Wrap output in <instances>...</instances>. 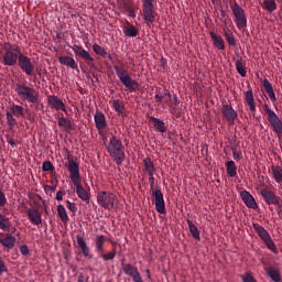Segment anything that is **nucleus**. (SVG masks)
I'll return each mask as SVG.
<instances>
[{
  "label": "nucleus",
  "mask_w": 282,
  "mask_h": 282,
  "mask_svg": "<svg viewBox=\"0 0 282 282\" xmlns=\"http://www.w3.org/2000/svg\"><path fill=\"white\" fill-rule=\"evenodd\" d=\"M67 170L69 172L72 183L74 184V186H76L77 197H79L82 202H89V191L85 189V187H83V184H80V166L76 163V161L70 160L68 161Z\"/></svg>",
  "instance_id": "nucleus-1"
},
{
  "label": "nucleus",
  "mask_w": 282,
  "mask_h": 282,
  "mask_svg": "<svg viewBox=\"0 0 282 282\" xmlns=\"http://www.w3.org/2000/svg\"><path fill=\"white\" fill-rule=\"evenodd\" d=\"M15 94L18 98H20L21 102H30L31 105H35V109H43L41 102V98L39 97V90H36L34 87H30L25 84H15Z\"/></svg>",
  "instance_id": "nucleus-2"
},
{
  "label": "nucleus",
  "mask_w": 282,
  "mask_h": 282,
  "mask_svg": "<svg viewBox=\"0 0 282 282\" xmlns=\"http://www.w3.org/2000/svg\"><path fill=\"white\" fill-rule=\"evenodd\" d=\"M106 149L118 166L124 162V148L122 147V141L117 137L112 135L109 139V142L106 144Z\"/></svg>",
  "instance_id": "nucleus-3"
},
{
  "label": "nucleus",
  "mask_w": 282,
  "mask_h": 282,
  "mask_svg": "<svg viewBox=\"0 0 282 282\" xmlns=\"http://www.w3.org/2000/svg\"><path fill=\"white\" fill-rule=\"evenodd\" d=\"M21 54H22L21 47L17 46L14 44H4L3 54H2V58L0 59V62L3 65L12 67L21 57Z\"/></svg>",
  "instance_id": "nucleus-4"
},
{
  "label": "nucleus",
  "mask_w": 282,
  "mask_h": 282,
  "mask_svg": "<svg viewBox=\"0 0 282 282\" xmlns=\"http://www.w3.org/2000/svg\"><path fill=\"white\" fill-rule=\"evenodd\" d=\"M142 1V13L141 17L145 25H153L155 19H158V11L155 6H158V0H141Z\"/></svg>",
  "instance_id": "nucleus-5"
},
{
  "label": "nucleus",
  "mask_w": 282,
  "mask_h": 282,
  "mask_svg": "<svg viewBox=\"0 0 282 282\" xmlns=\"http://www.w3.org/2000/svg\"><path fill=\"white\" fill-rule=\"evenodd\" d=\"M118 196L109 191H101L97 194V204L105 210H113L118 208Z\"/></svg>",
  "instance_id": "nucleus-6"
},
{
  "label": "nucleus",
  "mask_w": 282,
  "mask_h": 282,
  "mask_svg": "<svg viewBox=\"0 0 282 282\" xmlns=\"http://www.w3.org/2000/svg\"><path fill=\"white\" fill-rule=\"evenodd\" d=\"M115 72L120 83H122V85L127 87V89H129L130 91H135L137 89H139L140 84L131 78L127 69L115 66Z\"/></svg>",
  "instance_id": "nucleus-7"
},
{
  "label": "nucleus",
  "mask_w": 282,
  "mask_h": 282,
  "mask_svg": "<svg viewBox=\"0 0 282 282\" xmlns=\"http://www.w3.org/2000/svg\"><path fill=\"white\" fill-rule=\"evenodd\" d=\"M231 11L234 14V22L238 30H243V28H248V17L246 15V10L239 6V3H235L231 6Z\"/></svg>",
  "instance_id": "nucleus-8"
},
{
  "label": "nucleus",
  "mask_w": 282,
  "mask_h": 282,
  "mask_svg": "<svg viewBox=\"0 0 282 282\" xmlns=\"http://www.w3.org/2000/svg\"><path fill=\"white\" fill-rule=\"evenodd\" d=\"M264 111L268 116V120L274 131V133H278V135H281L282 133V120L279 118L276 112L270 108V106L265 105L264 106Z\"/></svg>",
  "instance_id": "nucleus-9"
},
{
  "label": "nucleus",
  "mask_w": 282,
  "mask_h": 282,
  "mask_svg": "<svg viewBox=\"0 0 282 282\" xmlns=\"http://www.w3.org/2000/svg\"><path fill=\"white\" fill-rule=\"evenodd\" d=\"M253 228L260 239H262L265 246L269 248V250L274 252V250H276V245H274V241H272V238L270 237L268 230H265V228H263V226L259 224H253Z\"/></svg>",
  "instance_id": "nucleus-10"
},
{
  "label": "nucleus",
  "mask_w": 282,
  "mask_h": 282,
  "mask_svg": "<svg viewBox=\"0 0 282 282\" xmlns=\"http://www.w3.org/2000/svg\"><path fill=\"white\" fill-rule=\"evenodd\" d=\"M19 66L28 76H32L34 72V64H32V58L25 56L23 53H21L19 59Z\"/></svg>",
  "instance_id": "nucleus-11"
},
{
  "label": "nucleus",
  "mask_w": 282,
  "mask_h": 282,
  "mask_svg": "<svg viewBox=\"0 0 282 282\" xmlns=\"http://www.w3.org/2000/svg\"><path fill=\"white\" fill-rule=\"evenodd\" d=\"M152 197H154L155 209L160 215H164V213H166V204L164 203V194H162V191L155 189Z\"/></svg>",
  "instance_id": "nucleus-12"
},
{
  "label": "nucleus",
  "mask_w": 282,
  "mask_h": 282,
  "mask_svg": "<svg viewBox=\"0 0 282 282\" xmlns=\"http://www.w3.org/2000/svg\"><path fill=\"white\" fill-rule=\"evenodd\" d=\"M47 104L50 105L51 109H55V111H67V107L63 99L58 98L56 95H50L47 97Z\"/></svg>",
  "instance_id": "nucleus-13"
},
{
  "label": "nucleus",
  "mask_w": 282,
  "mask_h": 282,
  "mask_svg": "<svg viewBox=\"0 0 282 282\" xmlns=\"http://www.w3.org/2000/svg\"><path fill=\"white\" fill-rule=\"evenodd\" d=\"M26 214H28L29 220L34 226H41V224H43V216L41 212H39V209H36L35 207L29 208L26 210Z\"/></svg>",
  "instance_id": "nucleus-14"
},
{
  "label": "nucleus",
  "mask_w": 282,
  "mask_h": 282,
  "mask_svg": "<svg viewBox=\"0 0 282 282\" xmlns=\"http://www.w3.org/2000/svg\"><path fill=\"white\" fill-rule=\"evenodd\" d=\"M240 197L243 204L247 206V208H252L253 210L258 208L257 200L254 199V196L250 194V192L248 191L240 192Z\"/></svg>",
  "instance_id": "nucleus-15"
},
{
  "label": "nucleus",
  "mask_w": 282,
  "mask_h": 282,
  "mask_svg": "<svg viewBox=\"0 0 282 282\" xmlns=\"http://www.w3.org/2000/svg\"><path fill=\"white\" fill-rule=\"evenodd\" d=\"M260 195L263 197L264 202L269 205L279 206V197L274 192H270L268 189H261Z\"/></svg>",
  "instance_id": "nucleus-16"
},
{
  "label": "nucleus",
  "mask_w": 282,
  "mask_h": 282,
  "mask_svg": "<svg viewBox=\"0 0 282 282\" xmlns=\"http://www.w3.org/2000/svg\"><path fill=\"white\" fill-rule=\"evenodd\" d=\"M122 270L127 276H131L133 282L140 281L142 279V275H140V271H138V268H134L131 264H123Z\"/></svg>",
  "instance_id": "nucleus-17"
},
{
  "label": "nucleus",
  "mask_w": 282,
  "mask_h": 282,
  "mask_svg": "<svg viewBox=\"0 0 282 282\" xmlns=\"http://www.w3.org/2000/svg\"><path fill=\"white\" fill-rule=\"evenodd\" d=\"M73 52L74 54H76V56H79L80 58L86 61V63H94V57H91V55H89V52L83 48V46L76 44L73 45Z\"/></svg>",
  "instance_id": "nucleus-18"
},
{
  "label": "nucleus",
  "mask_w": 282,
  "mask_h": 282,
  "mask_svg": "<svg viewBox=\"0 0 282 282\" xmlns=\"http://www.w3.org/2000/svg\"><path fill=\"white\" fill-rule=\"evenodd\" d=\"M245 100L251 113H257V102L254 101V93L249 89L245 93Z\"/></svg>",
  "instance_id": "nucleus-19"
},
{
  "label": "nucleus",
  "mask_w": 282,
  "mask_h": 282,
  "mask_svg": "<svg viewBox=\"0 0 282 282\" xmlns=\"http://www.w3.org/2000/svg\"><path fill=\"white\" fill-rule=\"evenodd\" d=\"M76 239L80 251L83 252V256L86 257V259H94V254H91V251L89 250V246H87V241H85V238L83 236H77Z\"/></svg>",
  "instance_id": "nucleus-20"
},
{
  "label": "nucleus",
  "mask_w": 282,
  "mask_h": 282,
  "mask_svg": "<svg viewBox=\"0 0 282 282\" xmlns=\"http://www.w3.org/2000/svg\"><path fill=\"white\" fill-rule=\"evenodd\" d=\"M221 113L224 118H226V120H228L229 122H235V120H237L238 115H237V111L232 109V106L224 105L221 109Z\"/></svg>",
  "instance_id": "nucleus-21"
},
{
  "label": "nucleus",
  "mask_w": 282,
  "mask_h": 282,
  "mask_svg": "<svg viewBox=\"0 0 282 282\" xmlns=\"http://www.w3.org/2000/svg\"><path fill=\"white\" fill-rule=\"evenodd\" d=\"M95 124L98 130L107 128V117L101 111L95 113Z\"/></svg>",
  "instance_id": "nucleus-22"
},
{
  "label": "nucleus",
  "mask_w": 282,
  "mask_h": 282,
  "mask_svg": "<svg viewBox=\"0 0 282 282\" xmlns=\"http://www.w3.org/2000/svg\"><path fill=\"white\" fill-rule=\"evenodd\" d=\"M105 241H107L105 236H102V235L96 236V238H95V250H96L97 254H102V252H105Z\"/></svg>",
  "instance_id": "nucleus-23"
},
{
  "label": "nucleus",
  "mask_w": 282,
  "mask_h": 282,
  "mask_svg": "<svg viewBox=\"0 0 282 282\" xmlns=\"http://www.w3.org/2000/svg\"><path fill=\"white\" fill-rule=\"evenodd\" d=\"M58 62L61 65H65L66 67H70V69H78V64H76V59L69 56H61L58 57Z\"/></svg>",
  "instance_id": "nucleus-24"
},
{
  "label": "nucleus",
  "mask_w": 282,
  "mask_h": 282,
  "mask_svg": "<svg viewBox=\"0 0 282 282\" xmlns=\"http://www.w3.org/2000/svg\"><path fill=\"white\" fill-rule=\"evenodd\" d=\"M209 36L216 48L220 51L226 50V45L224 44V37H221V35H217L214 32H210Z\"/></svg>",
  "instance_id": "nucleus-25"
},
{
  "label": "nucleus",
  "mask_w": 282,
  "mask_h": 282,
  "mask_svg": "<svg viewBox=\"0 0 282 282\" xmlns=\"http://www.w3.org/2000/svg\"><path fill=\"white\" fill-rule=\"evenodd\" d=\"M17 241V238L13 236L7 235L4 238H0V243L4 248H9V250H12L14 248V242Z\"/></svg>",
  "instance_id": "nucleus-26"
},
{
  "label": "nucleus",
  "mask_w": 282,
  "mask_h": 282,
  "mask_svg": "<svg viewBox=\"0 0 282 282\" xmlns=\"http://www.w3.org/2000/svg\"><path fill=\"white\" fill-rule=\"evenodd\" d=\"M274 182L276 184H281L282 182V167L281 166H272L270 171Z\"/></svg>",
  "instance_id": "nucleus-27"
},
{
  "label": "nucleus",
  "mask_w": 282,
  "mask_h": 282,
  "mask_svg": "<svg viewBox=\"0 0 282 282\" xmlns=\"http://www.w3.org/2000/svg\"><path fill=\"white\" fill-rule=\"evenodd\" d=\"M263 87H264V90L268 94L270 100H276V95L274 94V88H272V84L270 83V80L264 79Z\"/></svg>",
  "instance_id": "nucleus-28"
},
{
  "label": "nucleus",
  "mask_w": 282,
  "mask_h": 282,
  "mask_svg": "<svg viewBox=\"0 0 282 282\" xmlns=\"http://www.w3.org/2000/svg\"><path fill=\"white\" fill-rule=\"evenodd\" d=\"M93 51L95 52V54H97L98 56H102V58H111V54H109L107 52V50H105V47L98 45V44H94L93 45Z\"/></svg>",
  "instance_id": "nucleus-29"
},
{
  "label": "nucleus",
  "mask_w": 282,
  "mask_h": 282,
  "mask_svg": "<svg viewBox=\"0 0 282 282\" xmlns=\"http://www.w3.org/2000/svg\"><path fill=\"white\" fill-rule=\"evenodd\" d=\"M57 215L63 224H67V221H69V216L67 215V209H65L64 205L57 206Z\"/></svg>",
  "instance_id": "nucleus-30"
},
{
  "label": "nucleus",
  "mask_w": 282,
  "mask_h": 282,
  "mask_svg": "<svg viewBox=\"0 0 282 282\" xmlns=\"http://www.w3.org/2000/svg\"><path fill=\"white\" fill-rule=\"evenodd\" d=\"M10 111L15 118H22L25 109L23 108V106L12 105L10 107Z\"/></svg>",
  "instance_id": "nucleus-31"
},
{
  "label": "nucleus",
  "mask_w": 282,
  "mask_h": 282,
  "mask_svg": "<svg viewBox=\"0 0 282 282\" xmlns=\"http://www.w3.org/2000/svg\"><path fill=\"white\" fill-rule=\"evenodd\" d=\"M267 274L270 276L271 280H273L274 282H281V273L279 272V270L274 269V268H269L267 270Z\"/></svg>",
  "instance_id": "nucleus-32"
},
{
  "label": "nucleus",
  "mask_w": 282,
  "mask_h": 282,
  "mask_svg": "<svg viewBox=\"0 0 282 282\" xmlns=\"http://www.w3.org/2000/svg\"><path fill=\"white\" fill-rule=\"evenodd\" d=\"M226 166H227V175L229 177H235L237 175V164H235V161L227 162Z\"/></svg>",
  "instance_id": "nucleus-33"
},
{
  "label": "nucleus",
  "mask_w": 282,
  "mask_h": 282,
  "mask_svg": "<svg viewBox=\"0 0 282 282\" xmlns=\"http://www.w3.org/2000/svg\"><path fill=\"white\" fill-rule=\"evenodd\" d=\"M187 224H188V228L192 237L197 241H199V229L197 228V226H195V224H193V221L191 220H187Z\"/></svg>",
  "instance_id": "nucleus-34"
},
{
  "label": "nucleus",
  "mask_w": 282,
  "mask_h": 282,
  "mask_svg": "<svg viewBox=\"0 0 282 282\" xmlns=\"http://www.w3.org/2000/svg\"><path fill=\"white\" fill-rule=\"evenodd\" d=\"M262 8L267 10V12H274V10H276V2L274 0H264Z\"/></svg>",
  "instance_id": "nucleus-35"
},
{
  "label": "nucleus",
  "mask_w": 282,
  "mask_h": 282,
  "mask_svg": "<svg viewBox=\"0 0 282 282\" xmlns=\"http://www.w3.org/2000/svg\"><path fill=\"white\" fill-rule=\"evenodd\" d=\"M236 69L238 72V74L242 77V78H246V63L241 59H238L236 62Z\"/></svg>",
  "instance_id": "nucleus-36"
},
{
  "label": "nucleus",
  "mask_w": 282,
  "mask_h": 282,
  "mask_svg": "<svg viewBox=\"0 0 282 282\" xmlns=\"http://www.w3.org/2000/svg\"><path fill=\"white\" fill-rule=\"evenodd\" d=\"M151 120H153L154 127L160 133H166V127H164V121L154 117H151Z\"/></svg>",
  "instance_id": "nucleus-37"
},
{
  "label": "nucleus",
  "mask_w": 282,
  "mask_h": 282,
  "mask_svg": "<svg viewBox=\"0 0 282 282\" xmlns=\"http://www.w3.org/2000/svg\"><path fill=\"white\" fill-rule=\"evenodd\" d=\"M143 164L149 175H152L155 173V164L153 163V161H151V159H145Z\"/></svg>",
  "instance_id": "nucleus-38"
},
{
  "label": "nucleus",
  "mask_w": 282,
  "mask_h": 282,
  "mask_svg": "<svg viewBox=\"0 0 282 282\" xmlns=\"http://www.w3.org/2000/svg\"><path fill=\"white\" fill-rule=\"evenodd\" d=\"M115 111H117V113H119V116H124V106L122 104H120V100L115 99L111 102Z\"/></svg>",
  "instance_id": "nucleus-39"
},
{
  "label": "nucleus",
  "mask_w": 282,
  "mask_h": 282,
  "mask_svg": "<svg viewBox=\"0 0 282 282\" xmlns=\"http://www.w3.org/2000/svg\"><path fill=\"white\" fill-rule=\"evenodd\" d=\"M123 34L126 36H129L130 39H133V37L138 36V30L135 29V26H130V28L123 30Z\"/></svg>",
  "instance_id": "nucleus-40"
},
{
  "label": "nucleus",
  "mask_w": 282,
  "mask_h": 282,
  "mask_svg": "<svg viewBox=\"0 0 282 282\" xmlns=\"http://www.w3.org/2000/svg\"><path fill=\"white\" fill-rule=\"evenodd\" d=\"M58 126L63 127V129H72V121L65 117H61L58 119Z\"/></svg>",
  "instance_id": "nucleus-41"
},
{
  "label": "nucleus",
  "mask_w": 282,
  "mask_h": 282,
  "mask_svg": "<svg viewBox=\"0 0 282 282\" xmlns=\"http://www.w3.org/2000/svg\"><path fill=\"white\" fill-rule=\"evenodd\" d=\"M225 37L227 43H229L232 46L237 45V41L235 40V34H232L230 31L225 32Z\"/></svg>",
  "instance_id": "nucleus-42"
},
{
  "label": "nucleus",
  "mask_w": 282,
  "mask_h": 282,
  "mask_svg": "<svg viewBox=\"0 0 282 282\" xmlns=\"http://www.w3.org/2000/svg\"><path fill=\"white\" fill-rule=\"evenodd\" d=\"M6 228H10V219L0 214V229L6 230Z\"/></svg>",
  "instance_id": "nucleus-43"
},
{
  "label": "nucleus",
  "mask_w": 282,
  "mask_h": 282,
  "mask_svg": "<svg viewBox=\"0 0 282 282\" xmlns=\"http://www.w3.org/2000/svg\"><path fill=\"white\" fill-rule=\"evenodd\" d=\"M7 124H9L11 129L17 124V119H14V115L10 111L7 112Z\"/></svg>",
  "instance_id": "nucleus-44"
},
{
  "label": "nucleus",
  "mask_w": 282,
  "mask_h": 282,
  "mask_svg": "<svg viewBox=\"0 0 282 282\" xmlns=\"http://www.w3.org/2000/svg\"><path fill=\"white\" fill-rule=\"evenodd\" d=\"M101 259H104V261H113V259H116V250L104 254L101 253Z\"/></svg>",
  "instance_id": "nucleus-45"
},
{
  "label": "nucleus",
  "mask_w": 282,
  "mask_h": 282,
  "mask_svg": "<svg viewBox=\"0 0 282 282\" xmlns=\"http://www.w3.org/2000/svg\"><path fill=\"white\" fill-rule=\"evenodd\" d=\"M66 204H67L66 206H67L68 210H70V213H73V215H76V213L78 212V207H76V203L67 200Z\"/></svg>",
  "instance_id": "nucleus-46"
},
{
  "label": "nucleus",
  "mask_w": 282,
  "mask_h": 282,
  "mask_svg": "<svg viewBox=\"0 0 282 282\" xmlns=\"http://www.w3.org/2000/svg\"><path fill=\"white\" fill-rule=\"evenodd\" d=\"M241 279L243 282H257L250 272H246L243 275H241Z\"/></svg>",
  "instance_id": "nucleus-47"
},
{
  "label": "nucleus",
  "mask_w": 282,
  "mask_h": 282,
  "mask_svg": "<svg viewBox=\"0 0 282 282\" xmlns=\"http://www.w3.org/2000/svg\"><path fill=\"white\" fill-rule=\"evenodd\" d=\"M167 98L171 100L172 105L177 107L180 105V99L177 98V95L171 96L170 93H167Z\"/></svg>",
  "instance_id": "nucleus-48"
},
{
  "label": "nucleus",
  "mask_w": 282,
  "mask_h": 282,
  "mask_svg": "<svg viewBox=\"0 0 282 282\" xmlns=\"http://www.w3.org/2000/svg\"><path fill=\"white\" fill-rule=\"evenodd\" d=\"M8 204V198H6V193L0 187V206H6Z\"/></svg>",
  "instance_id": "nucleus-49"
},
{
  "label": "nucleus",
  "mask_w": 282,
  "mask_h": 282,
  "mask_svg": "<svg viewBox=\"0 0 282 282\" xmlns=\"http://www.w3.org/2000/svg\"><path fill=\"white\" fill-rule=\"evenodd\" d=\"M43 171H52L54 169V165H52V162L45 161L42 165Z\"/></svg>",
  "instance_id": "nucleus-50"
},
{
  "label": "nucleus",
  "mask_w": 282,
  "mask_h": 282,
  "mask_svg": "<svg viewBox=\"0 0 282 282\" xmlns=\"http://www.w3.org/2000/svg\"><path fill=\"white\" fill-rule=\"evenodd\" d=\"M20 252L21 254H23L24 257H28V254H30V249L28 248V245H23L20 247Z\"/></svg>",
  "instance_id": "nucleus-51"
},
{
  "label": "nucleus",
  "mask_w": 282,
  "mask_h": 282,
  "mask_svg": "<svg viewBox=\"0 0 282 282\" xmlns=\"http://www.w3.org/2000/svg\"><path fill=\"white\" fill-rule=\"evenodd\" d=\"M232 158H234V160L239 162V160H241V152L237 151V149H234L232 150Z\"/></svg>",
  "instance_id": "nucleus-52"
},
{
  "label": "nucleus",
  "mask_w": 282,
  "mask_h": 282,
  "mask_svg": "<svg viewBox=\"0 0 282 282\" xmlns=\"http://www.w3.org/2000/svg\"><path fill=\"white\" fill-rule=\"evenodd\" d=\"M3 272H8V267H6V262L0 258V274H3Z\"/></svg>",
  "instance_id": "nucleus-53"
},
{
  "label": "nucleus",
  "mask_w": 282,
  "mask_h": 282,
  "mask_svg": "<svg viewBox=\"0 0 282 282\" xmlns=\"http://www.w3.org/2000/svg\"><path fill=\"white\" fill-rule=\"evenodd\" d=\"M163 98H164V95H160V93H156V95H155L156 102H162Z\"/></svg>",
  "instance_id": "nucleus-54"
},
{
  "label": "nucleus",
  "mask_w": 282,
  "mask_h": 282,
  "mask_svg": "<svg viewBox=\"0 0 282 282\" xmlns=\"http://www.w3.org/2000/svg\"><path fill=\"white\" fill-rule=\"evenodd\" d=\"M55 198L57 199V202H62L63 200V192H61V191L57 192Z\"/></svg>",
  "instance_id": "nucleus-55"
},
{
  "label": "nucleus",
  "mask_w": 282,
  "mask_h": 282,
  "mask_svg": "<svg viewBox=\"0 0 282 282\" xmlns=\"http://www.w3.org/2000/svg\"><path fill=\"white\" fill-rule=\"evenodd\" d=\"M154 174L149 175V182L151 183V186H153V184H155V177H153Z\"/></svg>",
  "instance_id": "nucleus-56"
},
{
  "label": "nucleus",
  "mask_w": 282,
  "mask_h": 282,
  "mask_svg": "<svg viewBox=\"0 0 282 282\" xmlns=\"http://www.w3.org/2000/svg\"><path fill=\"white\" fill-rule=\"evenodd\" d=\"M8 142L11 147H17V141H14V139H9Z\"/></svg>",
  "instance_id": "nucleus-57"
},
{
  "label": "nucleus",
  "mask_w": 282,
  "mask_h": 282,
  "mask_svg": "<svg viewBox=\"0 0 282 282\" xmlns=\"http://www.w3.org/2000/svg\"><path fill=\"white\" fill-rule=\"evenodd\" d=\"M163 97L165 98L166 104L171 102V100L169 99V93H165Z\"/></svg>",
  "instance_id": "nucleus-58"
},
{
  "label": "nucleus",
  "mask_w": 282,
  "mask_h": 282,
  "mask_svg": "<svg viewBox=\"0 0 282 282\" xmlns=\"http://www.w3.org/2000/svg\"><path fill=\"white\" fill-rule=\"evenodd\" d=\"M77 282H85L83 278H78Z\"/></svg>",
  "instance_id": "nucleus-59"
},
{
  "label": "nucleus",
  "mask_w": 282,
  "mask_h": 282,
  "mask_svg": "<svg viewBox=\"0 0 282 282\" xmlns=\"http://www.w3.org/2000/svg\"><path fill=\"white\" fill-rule=\"evenodd\" d=\"M147 272H148V279H151V274H149V272H150V271H149V270H147Z\"/></svg>",
  "instance_id": "nucleus-60"
}]
</instances>
